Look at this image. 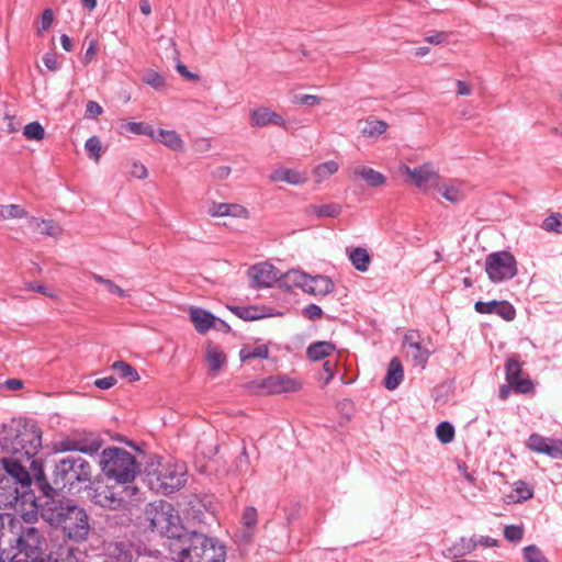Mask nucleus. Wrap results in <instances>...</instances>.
Segmentation results:
<instances>
[{"instance_id":"f257e3e1","label":"nucleus","mask_w":562,"mask_h":562,"mask_svg":"<svg viewBox=\"0 0 562 562\" xmlns=\"http://www.w3.org/2000/svg\"><path fill=\"white\" fill-rule=\"evenodd\" d=\"M100 467L113 483L99 484L94 488L92 502L95 505L117 510L139 501V488L134 484L139 464L131 452L119 447L106 448L101 452Z\"/></svg>"},{"instance_id":"f03ea898","label":"nucleus","mask_w":562,"mask_h":562,"mask_svg":"<svg viewBox=\"0 0 562 562\" xmlns=\"http://www.w3.org/2000/svg\"><path fill=\"white\" fill-rule=\"evenodd\" d=\"M0 446L10 454L2 459L7 474L0 477L13 479L14 485L25 492L32 482L27 468L35 464L34 457L42 447L41 429L35 424L19 422L0 438Z\"/></svg>"},{"instance_id":"7ed1b4c3","label":"nucleus","mask_w":562,"mask_h":562,"mask_svg":"<svg viewBox=\"0 0 562 562\" xmlns=\"http://www.w3.org/2000/svg\"><path fill=\"white\" fill-rule=\"evenodd\" d=\"M41 516L50 526L60 530L63 536L75 543L88 540L92 530L86 509L71 501L46 499L41 506Z\"/></svg>"},{"instance_id":"20e7f679","label":"nucleus","mask_w":562,"mask_h":562,"mask_svg":"<svg viewBox=\"0 0 562 562\" xmlns=\"http://www.w3.org/2000/svg\"><path fill=\"white\" fill-rule=\"evenodd\" d=\"M177 562H224L225 547L215 538L203 533H182L170 544Z\"/></svg>"},{"instance_id":"39448f33","label":"nucleus","mask_w":562,"mask_h":562,"mask_svg":"<svg viewBox=\"0 0 562 562\" xmlns=\"http://www.w3.org/2000/svg\"><path fill=\"white\" fill-rule=\"evenodd\" d=\"M91 480V465L82 457L68 456L60 459L53 472L56 490L72 492L80 483Z\"/></svg>"},{"instance_id":"423d86ee","label":"nucleus","mask_w":562,"mask_h":562,"mask_svg":"<svg viewBox=\"0 0 562 562\" xmlns=\"http://www.w3.org/2000/svg\"><path fill=\"white\" fill-rule=\"evenodd\" d=\"M187 469L183 462L167 459L158 462L157 468L147 473L150 490L169 494L186 483Z\"/></svg>"},{"instance_id":"0eeeda50","label":"nucleus","mask_w":562,"mask_h":562,"mask_svg":"<svg viewBox=\"0 0 562 562\" xmlns=\"http://www.w3.org/2000/svg\"><path fill=\"white\" fill-rule=\"evenodd\" d=\"M145 517L153 530L167 538L176 540L182 533L179 513L166 501L149 503L145 509Z\"/></svg>"},{"instance_id":"6e6552de","label":"nucleus","mask_w":562,"mask_h":562,"mask_svg":"<svg viewBox=\"0 0 562 562\" xmlns=\"http://www.w3.org/2000/svg\"><path fill=\"white\" fill-rule=\"evenodd\" d=\"M485 271L491 282L501 283L516 276L517 262L508 251L492 252L485 259Z\"/></svg>"},{"instance_id":"1a4fd4ad","label":"nucleus","mask_w":562,"mask_h":562,"mask_svg":"<svg viewBox=\"0 0 562 562\" xmlns=\"http://www.w3.org/2000/svg\"><path fill=\"white\" fill-rule=\"evenodd\" d=\"M18 554H22L23 558L33 562H45V558L42 557L45 538L37 528L33 526L24 527L18 538Z\"/></svg>"},{"instance_id":"9d476101","label":"nucleus","mask_w":562,"mask_h":562,"mask_svg":"<svg viewBox=\"0 0 562 562\" xmlns=\"http://www.w3.org/2000/svg\"><path fill=\"white\" fill-rule=\"evenodd\" d=\"M401 171L408 176V183L415 184L418 189L427 192L436 187L439 180V173L430 162L419 167L411 168L406 165L401 167Z\"/></svg>"},{"instance_id":"9b49d317","label":"nucleus","mask_w":562,"mask_h":562,"mask_svg":"<svg viewBox=\"0 0 562 562\" xmlns=\"http://www.w3.org/2000/svg\"><path fill=\"white\" fill-rule=\"evenodd\" d=\"M296 120H285L281 114L271 108L260 105L250 111V125L252 127L262 128L269 125L278 126L284 131H289Z\"/></svg>"},{"instance_id":"f8f14e48","label":"nucleus","mask_w":562,"mask_h":562,"mask_svg":"<svg viewBox=\"0 0 562 562\" xmlns=\"http://www.w3.org/2000/svg\"><path fill=\"white\" fill-rule=\"evenodd\" d=\"M524 362L519 355H512L505 362L506 381L517 393L526 394L533 390V383L529 378H521Z\"/></svg>"},{"instance_id":"ddd939ff","label":"nucleus","mask_w":562,"mask_h":562,"mask_svg":"<svg viewBox=\"0 0 562 562\" xmlns=\"http://www.w3.org/2000/svg\"><path fill=\"white\" fill-rule=\"evenodd\" d=\"M527 447L533 452L546 454L552 459H562V440L560 439L532 434L527 440Z\"/></svg>"},{"instance_id":"4468645a","label":"nucleus","mask_w":562,"mask_h":562,"mask_svg":"<svg viewBox=\"0 0 562 562\" xmlns=\"http://www.w3.org/2000/svg\"><path fill=\"white\" fill-rule=\"evenodd\" d=\"M280 276V271L267 262L255 265L248 270V277L254 288H271Z\"/></svg>"},{"instance_id":"2eb2a0df","label":"nucleus","mask_w":562,"mask_h":562,"mask_svg":"<svg viewBox=\"0 0 562 562\" xmlns=\"http://www.w3.org/2000/svg\"><path fill=\"white\" fill-rule=\"evenodd\" d=\"M474 310L480 314H496L507 322L516 317V310L507 301H479L475 303Z\"/></svg>"},{"instance_id":"dca6fc26","label":"nucleus","mask_w":562,"mask_h":562,"mask_svg":"<svg viewBox=\"0 0 562 562\" xmlns=\"http://www.w3.org/2000/svg\"><path fill=\"white\" fill-rule=\"evenodd\" d=\"M24 491L14 485V480L10 477H0V508L13 507L20 497L24 496Z\"/></svg>"},{"instance_id":"f3484780","label":"nucleus","mask_w":562,"mask_h":562,"mask_svg":"<svg viewBox=\"0 0 562 562\" xmlns=\"http://www.w3.org/2000/svg\"><path fill=\"white\" fill-rule=\"evenodd\" d=\"M435 189L451 203H458L465 198V186L458 180H449L436 183Z\"/></svg>"},{"instance_id":"a211bd4d","label":"nucleus","mask_w":562,"mask_h":562,"mask_svg":"<svg viewBox=\"0 0 562 562\" xmlns=\"http://www.w3.org/2000/svg\"><path fill=\"white\" fill-rule=\"evenodd\" d=\"M355 178H360L371 188H379L386 183V177L364 165H357L351 168Z\"/></svg>"},{"instance_id":"6ab92c4d","label":"nucleus","mask_w":562,"mask_h":562,"mask_svg":"<svg viewBox=\"0 0 562 562\" xmlns=\"http://www.w3.org/2000/svg\"><path fill=\"white\" fill-rule=\"evenodd\" d=\"M342 212L339 203L330 202L325 204H311L305 209V214L311 218H336Z\"/></svg>"},{"instance_id":"aec40b11","label":"nucleus","mask_w":562,"mask_h":562,"mask_svg":"<svg viewBox=\"0 0 562 562\" xmlns=\"http://www.w3.org/2000/svg\"><path fill=\"white\" fill-rule=\"evenodd\" d=\"M404 345L407 347V356L411 357L414 366L424 368L429 359L430 351L423 348L419 342L413 340V335L404 337Z\"/></svg>"},{"instance_id":"412c9836","label":"nucleus","mask_w":562,"mask_h":562,"mask_svg":"<svg viewBox=\"0 0 562 562\" xmlns=\"http://www.w3.org/2000/svg\"><path fill=\"white\" fill-rule=\"evenodd\" d=\"M102 562H135V560L128 544L115 542L108 547L106 555Z\"/></svg>"},{"instance_id":"4be33fe9","label":"nucleus","mask_w":562,"mask_h":562,"mask_svg":"<svg viewBox=\"0 0 562 562\" xmlns=\"http://www.w3.org/2000/svg\"><path fill=\"white\" fill-rule=\"evenodd\" d=\"M304 292L312 295H327L334 291V282L326 276H310Z\"/></svg>"},{"instance_id":"5701e85b","label":"nucleus","mask_w":562,"mask_h":562,"mask_svg":"<svg viewBox=\"0 0 562 562\" xmlns=\"http://www.w3.org/2000/svg\"><path fill=\"white\" fill-rule=\"evenodd\" d=\"M189 315L196 331H199L200 334H205L214 325L215 316L203 308L191 307Z\"/></svg>"},{"instance_id":"b1692460","label":"nucleus","mask_w":562,"mask_h":562,"mask_svg":"<svg viewBox=\"0 0 562 562\" xmlns=\"http://www.w3.org/2000/svg\"><path fill=\"white\" fill-rule=\"evenodd\" d=\"M258 521V514L257 509L255 507H246L243 516H241V524L243 528L239 531L238 537L244 542H249L254 536L255 528L257 526Z\"/></svg>"},{"instance_id":"393cba45","label":"nucleus","mask_w":562,"mask_h":562,"mask_svg":"<svg viewBox=\"0 0 562 562\" xmlns=\"http://www.w3.org/2000/svg\"><path fill=\"white\" fill-rule=\"evenodd\" d=\"M153 139L175 151H182L184 149V143L176 131L155 130V137Z\"/></svg>"},{"instance_id":"a878e982","label":"nucleus","mask_w":562,"mask_h":562,"mask_svg":"<svg viewBox=\"0 0 562 562\" xmlns=\"http://www.w3.org/2000/svg\"><path fill=\"white\" fill-rule=\"evenodd\" d=\"M403 379H404V370H403V366H402L400 359L398 358L391 359L389 367H387V372H386V375H385L384 382H383L384 386L391 391L395 390L401 384Z\"/></svg>"},{"instance_id":"bb28decb","label":"nucleus","mask_w":562,"mask_h":562,"mask_svg":"<svg viewBox=\"0 0 562 562\" xmlns=\"http://www.w3.org/2000/svg\"><path fill=\"white\" fill-rule=\"evenodd\" d=\"M270 178L274 182H286L293 186L303 184L307 180L305 173L288 168L276 169Z\"/></svg>"},{"instance_id":"cd10ccee","label":"nucleus","mask_w":562,"mask_h":562,"mask_svg":"<svg viewBox=\"0 0 562 562\" xmlns=\"http://www.w3.org/2000/svg\"><path fill=\"white\" fill-rule=\"evenodd\" d=\"M266 386L271 393L295 392L301 387L299 382L286 376L269 378Z\"/></svg>"},{"instance_id":"c85d7f7f","label":"nucleus","mask_w":562,"mask_h":562,"mask_svg":"<svg viewBox=\"0 0 562 562\" xmlns=\"http://www.w3.org/2000/svg\"><path fill=\"white\" fill-rule=\"evenodd\" d=\"M205 360L209 364L210 373L215 374L225 364L226 356L217 346L207 344Z\"/></svg>"},{"instance_id":"c756f323","label":"nucleus","mask_w":562,"mask_h":562,"mask_svg":"<svg viewBox=\"0 0 562 562\" xmlns=\"http://www.w3.org/2000/svg\"><path fill=\"white\" fill-rule=\"evenodd\" d=\"M533 496V487L522 480L513 484L510 494L507 495L508 503H522Z\"/></svg>"},{"instance_id":"7c9ffc66","label":"nucleus","mask_w":562,"mask_h":562,"mask_svg":"<svg viewBox=\"0 0 562 562\" xmlns=\"http://www.w3.org/2000/svg\"><path fill=\"white\" fill-rule=\"evenodd\" d=\"M335 349V345L330 341H316L307 347L306 355L310 360L318 361L330 356Z\"/></svg>"},{"instance_id":"2f4dec72","label":"nucleus","mask_w":562,"mask_h":562,"mask_svg":"<svg viewBox=\"0 0 562 562\" xmlns=\"http://www.w3.org/2000/svg\"><path fill=\"white\" fill-rule=\"evenodd\" d=\"M269 356L268 346L265 344H254V345H245L239 351V357L241 361H247L250 359H267Z\"/></svg>"},{"instance_id":"473e14b6","label":"nucleus","mask_w":562,"mask_h":562,"mask_svg":"<svg viewBox=\"0 0 562 562\" xmlns=\"http://www.w3.org/2000/svg\"><path fill=\"white\" fill-rule=\"evenodd\" d=\"M349 259L358 271L366 272L369 269L371 258L366 248H353L349 252Z\"/></svg>"},{"instance_id":"72a5a7b5","label":"nucleus","mask_w":562,"mask_h":562,"mask_svg":"<svg viewBox=\"0 0 562 562\" xmlns=\"http://www.w3.org/2000/svg\"><path fill=\"white\" fill-rule=\"evenodd\" d=\"M339 169V165L335 160H328L323 164L317 165L313 169V175L315 177V181L317 183H322L326 179H328L330 176L336 173Z\"/></svg>"},{"instance_id":"f704fd0d","label":"nucleus","mask_w":562,"mask_h":562,"mask_svg":"<svg viewBox=\"0 0 562 562\" xmlns=\"http://www.w3.org/2000/svg\"><path fill=\"white\" fill-rule=\"evenodd\" d=\"M310 276L300 270H290L284 274V284L305 290Z\"/></svg>"},{"instance_id":"c9c22d12","label":"nucleus","mask_w":562,"mask_h":562,"mask_svg":"<svg viewBox=\"0 0 562 562\" xmlns=\"http://www.w3.org/2000/svg\"><path fill=\"white\" fill-rule=\"evenodd\" d=\"M387 130V124L381 120H368L364 127L361 130L363 136L376 138L384 134Z\"/></svg>"},{"instance_id":"e433bc0d","label":"nucleus","mask_w":562,"mask_h":562,"mask_svg":"<svg viewBox=\"0 0 562 562\" xmlns=\"http://www.w3.org/2000/svg\"><path fill=\"white\" fill-rule=\"evenodd\" d=\"M91 278L97 283L103 285L109 293L115 294V295H117L120 297L128 296L127 292L125 290H123L121 286H119L117 284H115L112 280L106 279V278H104V277H102L100 274H97V273H92Z\"/></svg>"},{"instance_id":"4c0bfd02","label":"nucleus","mask_w":562,"mask_h":562,"mask_svg":"<svg viewBox=\"0 0 562 562\" xmlns=\"http://www.w3.org/2000/svg\"><path fill=\"white\" fill-rule=\"evenodd\" d=\"M122 128L135 135H146L150 138L155 137V130L150 125L142 122H127Z\"/></svg>"},{"instance_id":"58836bf2","label":"nucleus","mask_w":562,"mask_h":562,"mask_svg":"<svg viewBox=\"0 0 562 562\" xmlns=\"http://www.w3.org/2000/svg\"><path fill=\"white\" fill-rule=\"evenodd\" d=\"M112 369L121 376L126 378L130 381L139 380V374L137 371L128 363L124 361H115L112 366Z\"/></svg>"},{"instance_id":"ea45409f","label":"nucleus","mask_w":562,"mask_h":562,"mask_svg":"<svg viewBox=\"0 0 562 562\" xmlns=\"http://www.w3.org/2000/svg\"><path fill=\"white\" fill-rule=\"evenodd\" d=\"M79 555V549L74 547H61L59 548L54 562H82Z\"/></svg>"},{"instance_id":"a19ab883","label":"nucleus","mask_w":562,"mask_h":562,"mask_svg":"<svg viewBox=\"0 0 562 562\" xmlns=\"http://www.w3.org/2000/svg\"><path fill=\"white\" fill-rule=\"evenodd\" d=\"M436 436L441 443H450L454 438V428L449 422H441L436 427Z\"/></svg>"},{"instance_id":"79ce46f5","label":"nucleus","mask_w":562,"mask_h":562,"mask_svg":"<svg viewBox=\"0 0 562 562\" xmlns=\"http://www.w3.org/2000/svg\"><path fill=\"white\" fill-rule=\"evenodd\" d=\"M476 549L475 536L467 538L462 537L458 542L454 543L453 550L459 555H465L473 552Z\"/></svg>"},{"instance_id":"37998d69","label":"nucleus","mask_w":562,"mask_h":562,"mask_svg":"<svg viewBox=\"0 0 562 562\" xmlns=\"http://www.w3.org/2000/svg\"><path fill=\"white\" fill-rule=\"evenodd\" d=\"M101 140L98 136H91L86 140L85 149L88 156L93 159L95 162L100 160L101 157Z\"/></svg>"},{"instance_id":"c03bdc74","label":"nucleus","mask_w":562,"mask_h":562,"mask_svg":"<svg viewBox=\"0 0 562 562\" xmlns=\"http://www.w3.org/2000/svg\"><path fill=\"white\" fill-rule=\"evenodd\" d=\"M544 231L562 234V215L559 213H553L544 218L542 226Z\"/></svg>"},{"instance_id":"a18cd8bd","label":"nucleus","mask_w":562,"mask_h":562,"mask_svg":"<svg viewBox=\"0 0 562 562\" xmlns=\"http://www.w3.org/2000/svg\"><path fill=\"white\" fill-rule=\"evenodd\" d=\"M23 135L27 139L42 140L45 137V131L38 122H31L24 126Z\"/></svg>"},{"instance_id":"49530a36","label":"nucleus","mask_w":562,"mask_h":562,"mask_svg":"<svg viewBox=\"0 0 562 562\" xmlns=\"http://www.w3.org/2000/svg\"><path fill=\"white\" fill-rule=\"evenodd\" d=\"M25 215V210L18 204L0 206V216L2 218H21Z\"/></svg>"},{"instance_id":"de8ad7c7","label":"nucleus","mask_w":562,"mask_h":562,"mask_svg":"<svg viewBox=\"0 0 562 562\" xmlns=\"http://www.w3.org/2000/svg\"><path fill=\"white\" fill-rule=\"evenodd\" d=\"M524 558L526 560V562H549L543 553L541 552V550L531 544V546H527L525 549H524Z\"/></svg>"},{"instance_id":"09e8293b","label":"nucleus","mask_w":562,"mask_h":562,"mask_svg":"<svg viewBox=\"0 0 562 562\" xmlns=\"http://www.w3.org/2000/svg\"><path fill=\"white\" fill-rule=\"evenodd\" d=\"M232 311L245 321H255L261 317L256 307H233Z\"/></svg>"},{"instance_id":"8fccbe9b","label":"nucleus","mask_w":562,"mask_h":562,"mask_svg":"<svg viewBox=\"0 0 562 562\" xmlns=\"http://www.w3.org/2000/svg\"><path fill=\"white\" fill-rule=\"evenodd\" d=\"M143 80L145 83L157 90L161 89L165 86L164 77L160 74L153 70L146 72Z\"/></svg>"},{"instance_id":"3c124183","label":"nucleus","mask_w":562,"mask_h":562,"mask_svg":"<svg viewBox=\"0 0 562 562\" xmlns=\"http://www.w3.org/2000/svg\"><path fill=\"white\" fill-rule=\"evenodd\" d=\"M227 216L236 218H248L249 211L240 204L227 203Z\"/></svg>"},{"instance_id":"603ef678","label":"nucleus","mask_w":562,"mask_h":562,"mask_svg":"<svg viewBox=\"0 0 562 562\" xmlns=\"http://www.w3.org/2000/svg\"><path fill=\"white\" fill-rule=\"evenodd\" d=\"M522 535V529L515 525L506 526L504 529V537L510 542L519 541Z\"/></svg>"},{"instance_id":"864d4df0","label":"nucleus","mask_w":562,"mask_h":562,"mask_svg":"<svg viewBox=\"0 0 562 562\" xmlns=\"http://www.w3.org/2000/svg\"><path fill=\"white\" fill-rule=\"evenodd\" d=\"M60 227L54 223L53 221H45V224L42 225L38 233L52 237H57L60 234Z\"/></svg>"},{"instance_id":"5fc2aeb1","label":"nucleus","mask_w":562,"mask_h":562,"mask_svg":"<svg viewBox=\"0 0 562 562\" xmlns=\"http://www.w3.org/2000/svg\"><path fill=\"white\" fill-rule=\"evenodd\" d=\"M207 214L212 217L227 216V203H212L207 209Z\"/></svg>"},{"instance_id":"6e6d98bb","label":"nucleus","mask_w":562,"mask_h":562,"mask_svg":"<svg viewBox=\"0 0 562 562\" xmlns=\"http://www.w3.org/2000/svg\"><path fill=\"white\" fill-rule=\"evenodd\" d=\"M449 38V33L447 32H443V31H440V32H437L432 35H428L425 37V41L429 44H432V45H439V44H442L445 42H447Z\"/></svg>"},{"instance_id":"4d7b16f0","label":"nucleus","mask_w":562,"mask_h":562,"mask_svg":"<svg viewBox=\"0 0 562 562\" xmlns=\"http://www.w3.org/2000/svg\"><path fill=\"white\" fill-rule=\"evenodd\" d=\"M100 448L99 443H91L90 446L77 447L75 445H67L63 447V450H78L83 453L93 454Z\"/></svg>"},{"instance_id":"13d9d810","label":"nucleus","mask_w":562,"mask_h":562,"mask_svg":"<svg viewBox=\"0 0 562 562\" xmlns=\"http://www.w3.org/2000/svg\"><path fill=\"white\" fill-rule=\"evenodd\" d=\"M323 314L322 308L316 304H308L303 310V315L310 319L319 318Z\"/></svg>"},{"instance_id":"bf43d9fd","label":"nucleus","mask_w":562,"mask_h":562,"mask_svg":"<svg viewBox=\"0 0 562 562\" xmlns=\"http://www.w3.org/2000/svg\"><path fill=\"white\" fill-rule=\"evenodd\" d=\"M101 105L95 101H88L86 105V114L89 117H97L102 114Z\"/></svg>"},{"instance_id":"052dcab7","label":"nucleus","mask_w":562,"mask_h":562,"mask_svg":"<svg viewBox=\"0 0 562 562\" xmlns=\"http://www.w3.org/2000/svg\"><path fill=\"white\" fill-rule=\"evenodd\" d=\"M53 21H54V13H53L52 9L44 10V12L42 14V19H41L42 31L48 30L52 26Z\"/></svg>"},{"instance_id":"680f3d73","label":"nucleus","mask_w":562,"mask_h":562,"mask_svg":"<svg viewBox=\"0 0 562 562\" xmlns=\"http://www.w3.org/2000/svg\"><path fill=\"white\" fill-rule=\"evenodd\" d=\"M116 383V379L112 375L110 376H105V378H101V379H97L94 381V385L101 390H108V389H111L112 386H114Z\"/></svg>"},{"instance_id":"e2e57ef3","label":"nucleus","mask_w":562,"mask_h":562,"mask_svg":"<svg viewBox=\"0 0 562 562\" xmlns=\"http://www.w3.org/2000/svg\"><path fill=\"white\" fill-rule=\"evenodd\" d=\"M131 173L133 177H135L137 179H145L148 176L147 168L143 164H139V162L133 164Z\"/></svg>"},{"instance_id":"0e129e2a","label":"nucleus","mask_w":562,"mask_h":562,"mask_svg":"<svg viewBox=\"0 0 562 562\" xmlns=\"http://www.w3.org/2000/svg\"><path fill=\"white\" fill-rule=\"evenodd\" d=\"M25 288H26L27 290L36 291V292H38V293H42V294H44V295H46V296H48V297H52V299H56V297H57L54 293L49 292V291L47 290V288H46V286H44V285H42V284H37V283H32V282H30V283H26V284H25Z\"/></svg>"},{"instance_id":"69168bd1","label":"nucleus","mask_w":562,"mask_h":562,"mask_svg":"<svg viewBox=\"0 0 562 562\" xmlns=\"http://www.w3.org/2000/svg\"><path fill=\"white\" fill-rule=\"evenodd\" d=\"M321 98L314 94H303L297 99V103L302 105H315L319 103Z\"/></svg>"},{"instance_id":"338daca9","label":"nucleus","mask_w":562,"mask_h":562,"mask_svg":"<svg viewBox=\"0 0 562 562\" xmlns=\"http://www.w3.org/2000/svg\"><path fill=\"white\" fill-rule=\"evenodd\" d=\"M457 94L461 97L470 95L472 93V89L469 83L463 80H457Z\"/></svg>"},{"instance_id":"774afa93","label":"nucleus","mask_w":562,"mask_h":562,"mask_svg":"<svg viewBox=\"0 0 562 562\" xmlns=\"http://www.w3.org/2000/svg\"><path fill=\"white\" fill-rule=\"evenodd\" d=\"M43 63L52 71H55L58 69L57 58L54 54H46L43 57Z\"/></svg>"}]
</instances>
